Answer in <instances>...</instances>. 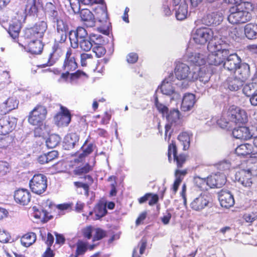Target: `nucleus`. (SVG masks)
<instances>
[{"label": "nucleus", "instance_id": "nucleus-59", "mask_svg": "<svg viewBox=\"0 0 257 257\" xmlns=\"http://www.w3.org/2000/svg\"><path fill=\"white\" fill-rule=\"evenodd\" d=\"M92 59V55L90 54L82 53L80 55V62L82 66H86L89 60Z\"/></svg>", "mask_w": 257, "mask_h": 257}, {"label": "nucleus", "instance_id": "nucleus-14", "mask_svg": "<svg viewBox=\"0 0 257 257\" xmlns=\"http://www.w3.org/2000/svg\"><path fill=\"white\" fill-rule=\"evenodd\" d=\"M43 8V4L42 0H32L27 3L25 8V13L22 19L25 21L27 15L37 16L39 10Z\"/></svg>", "mask_w": 257, "mask_h": 257}, {"label": "nucleus", "instance_id": "nucleus-41", "mask_svg": "<svg viewBox=\"0 0 257 257\" xmlns=\"http://www.w3.org/2000/svg\"><path fill=\"white\" fill-rule=\"evenodd\" d=\"M18 104V101L16 98L13 97L8 98L7 100L1 105V107L5 109L3 113L6 114L9 111L17 108Z\"/></svg>", "mask_w": 257, "mask_h": 257}, {"label": "nucleus", "instance_id": "nucleus-15", "mask_svg": "<svg viewBox=\"0 0 257 257\" xmlns=\"http://www.w3.org/2000/svg\"><path fill=\"white\" fill-rule=\"evenodd\" d=\"M43 11L48 20L52 23L61 18L57 6L51 2L46 4Z\"/></svg>", "mask_w": 257, "mask_h": 257}, {"label": "nucleus", "instance_id": "nucleus-42", "mask_svg": "<svg viewBox=\"0 0 257 257\" xmlns=\"http://www.w3.org/2000/svg\"><path fill=\"white\" fill-rule=\"evenodd\" d=\"M99 40H95L93 46L92 47V51L95 54L98 58L103 56L106 52L105 48L101 45L102 37L99 35L97 37Z\"/></svg>", "mask_w": 257, "mask_h": 257}, {"label": "nucleus", "instance_id": "nucleus-39", "mask_svg": "<svg viewBox=\"0 0 257 257\" xmlns=\"http://www.w3.org/2000/svg\"><path fill=\"white\" fill-rule=\"evenodd\" d=\"M176 18L178 20L182 21L186 18L188 14V5L186 3L182 2L178 7L174 8Z\"/></svg>", "mask_w": 257, "mask_h": 257}, {"label": "nucleus", "instance_id": "nucleus-8", "mask_svg": "<svg viewBox=\"0 0 257 257\" xmlns=\"http://www.w3.org/2000/svg\"><path fill=\"white\" fill-rule=\"evenodd\" d=\"M213 36V31L208 28L197 29L193 34V40L198 44L204 45L208 41H211Z\"/></svg>", "mask_w": 257, "mask_h": 257}, {"label": "nucleus", "instance_id": "nucleus-36", "mask_svg": "<svg viewBox=\"0 0 257 257\" xmlns=\"http://www.w3.org/2000/svg\"><path fill=\"white\" fill-rule=\"evenodd\" d=\"M33 216L37 223H46L52 218L47 210H34Z\"/></svg>", "mask_w": 257, "mask_h": 257}, {"label": "nucleus", "instance_id": "nucleus-24", "mask_svg": "<svg viewBox=\"0 0 257 257\" xmlns=\"http://www.w3.org/2000/svg\"><path fill=\"white\" fill-rule=\"evenodd\" d=\"M235 179L244 187H250L252 184V177L246 169L238 171L235 174Z\"/></svg>", "mask_w": 257, "mask_h": 257}, {"label": "nucleus", "instance_id": "nucleus-47", "mask_svg": "<svg viewBox=\"0 0 257 257\" xmlns=\"http://www.w3.org/2000/svg\"><path fill=\"white\" fill-rule=\"evenodd\" d=\"M178 140L183 146V150H187L190 147V138L189 135L186 132L182 133L178 137Z\"/></svg>", "mask_w": 257, "mask_h": 257}, {"label": "nucleus", "instance_id": "nucleus-5", "mask_svg": "<svg viewBox=\"0 0 257 257\" xmlns=\"http://www.w3.org/2000/svg\"><path fill=\"white\" fill-rule=\"evenodd\" d=\"M228 119L233 124L240 125L247 122V116L245 110L235 106L230 107L227 112Z\"/></svg>", "mask_w": 257, "mask_h": 257}, {"label": "nucleus", "instance_id": "nucleus-25", "mask_svg": "<svg viewBox=\"0 0 257 257\" xmlns=\"http://www.w3.org/2000/svg\"><path fill=\"white\" fill-rule=\"evenodd\" d=\"M80 17L81 21L87 27H93L95 26V19L92 13L87 9H83L80 11Z\"/></svg>", "mask_w": 257, "mask_h": 257}, {"label": "nucleus", "instance_id": "nucleus-50", "mask_svg": "<svg viewBox=\"0 0 257 257\" xmlns=\"http://www.w3.org/2000/svg\"><path fill=\"white\" fill-rule=\"evenodd\" d=\"M204 69L203 68H200L199 67H196L195 68L193 71H195L199 74V76L197 78L199 79L200 81L203 82L204 83L207 82L209 81V73H203Z\"/></svg>", "mask_w": 257, "mask_h": 257}, {"label": "nucleus", "instance_id": "nucleus-51", "mask_svg": "<svg viewBox=\"0 0 257 257\" xmlns=\"http://www.w3.org/2000/svg\"><path fill=\"white\" fill-rule=\"evenodd\" d=\"M242 218L246 223H248L249 225H251L254 221L257 220V213L251 212L244 213Z\"/></svg>", "mask_w": 257, "mask_h": 257}, {"label": "nucleus", "instance_id": "nucleus-31", "mask_svg": "<svg viewBox=\"0 0 257 257\" xmlns=\"http://www.w3.org/2000/svg\"><path fill=\"white\" fill-rule=\"evenodd\" d=\"M43 49L42 42L39 40H34L30 42L27 47H25L26 51L35 55L41 53Z\"/></svg>", "mask_w": 257, "mask_h": 257}, {"label": "nucleus", "instance_id": "nucleus-49", "mask_svg": "<svg viewBox=\"0 0 257 257\" xmlns=\"http://www.w3.org/2000/svg\"><path fill=\"white\" fill-rule=\"evenodd\" d=\"M54 26H56V31L60 32H68L69 27L67 23L64 22L61 18H60L58 21H56L54 23Z\"/></svg>", "mask_w": 257, "mask_h": 257}, {"label": "nucleus", "instance_id": "nucleus-20", "mask_svg": "<svg viewBox=\"0 0 257 257\" xmlns=\"http://www.w3.org/2000/svg\"><path fill=\"white\" fill-rule=\"evenodd\" d=\"M238 156H249L251 158H255L256 152L254 151L252 145L250 144H243L238 146L235 150Z\"/></svg>", "mask_w": 257, "mask_h": 257}, {"label": "nucleus", "instance_id": "nucleus-44", "mask_svg": "<svg viewBox=\"0 0 257 257\" xmlns=\"http://www.w3.org/2000/svg\"><path fill=\"white\" fill-rule=\"evenodd\" d=\"M159 200V197L157 194L148 193L146 194L143 197L139 199V202L140 204L144 203L148 201L150 206H152L157 203Z\"/></svg>", "mask_w": 257, "mask_h": 257}, {"label": "nucleus", "instance_id": "nucleus-40", "mask_svg": "<svg viewBox=\"0 0 257 257\" xmlns=\"http://www.w3.org/2000/svg\"><path fill=\"white\" fill-rule=\"evenodd\" d=\"M244 34L250 40L257 38V24L249 23L244 27Z\"/></svg>", "mask_w": 257, "mask_h": 257}, {"label": "nucleus", "instance_id": "nucleus-10", "mask_svg": "<svg viewBox=\"0 0 257 257\" xmlns=\"http://www.w3.org/2000/svg\"><path fill=\"white\" fill-rule=\"evenodd\" d=\"M168 121V123L165 126V138L167 140V135L171 127L173 126H176L180 123V113L178 109H173L170 110L166 113L165 116Z\"/></svg>", "mask_w": 257, "mask_h": 257}, {"label": "nucleus", "instance_id": "nucleus-12", "mask_svg": "<svg viewBox=\"0 0 257 257\" xmlns=\"http://www.w3.org/2000/svg\"><path fill=\"white\" fill-rule=\"evenodd\" d=\"M172 154L173 155L174 160L176 162L178 168H181L186 160L187 156L183 154L177 155L176 146L173 141L168 146V157L170 162H171Z\"/></svg>", "mask_w": 257, "mask_h": 257}, {"label": "nucleus", "instance_id": "nucleus-3", "mask_svg": "<svg viewBox=\"0 0 257 257\" xmlns=\"http://www.w3.org/2000/svg\"><path fill=\"white\" fill-rule=\"evenodd\" d=\"M248 6L251 7L249 3H246L231 7L227 17L228 22L232 24H238L249 21L251 19V14L246 8Z\"/></svg>", "mask_w": 257, "mask_h": 257}, {"label": "nucleus", "instance_id": "nucleus-58", "mask_svg": "<svg viewBox=\"0 0 257 257\" xmlns=\"http://www.w3.org/2000/svg\"><path fill=\"white\" fill-rule=\"evenodd\" d=\"M217 124L222 128L229 130L232 126L231 123L229 120L227 121L224 118H221L217 120Z\"/></svg>", "mask_w": 257, "mask_h": 257}, {"label": "nucleus", "instance_id": "nucleus-38", "mask_svg": "<svg viewBox=\"0 0 257 257\" xmlns=\"http://www.w3.org/2000/svg\"><path fill=\"white\" fill-rule=\"evenodd\" d=\"M73 204L72 202H68L63 204L56 205L51 200L47 199L44 200L42 202V207L44 208H48L49 209L56 208V209H69L72 208Z\"/></svg>", "mask_w": 257, "mask_h": 257}, {"label": "nucleus", "instance_id": "nucleus-48", "mask_svg": "<svg viewBox=\"0 0 257 257\" xmlns=\"http://www.w3.org/2000/svg\"><path fill=\"white\" fill-rule=\"evenodd\" d=\"M107 236V232L106 230L98 227L94 229V233L92 237V241L100 240Z\"/></svg>", "mask_w": 257, "mask_h": 257}, {"label": "nucleus", "instance_id": "nucleus-43", "mask_svg": "<svg viewBox=\"0 0 257 257\" xmlns=\"http://www.w3.org/2000/svg\"><path fill=\"white\" fill-rule=\"evenodd\" d=\"M47 23L44 21L39 22L32 27L36 33V39L41 38L47 29Z\"/></svg>", "mask_w": 257, "mask_h": 257}, {"label": "nucleus", "instance_id": "nucleus-22", "mask_svg": "<svg viewBox=\"0 0 257 257\" xmlns=\"http://www.w3.org/2000/svg\"><path fill=\"white\" fill-rule=\"evenodd\" d=\"M225 182V175L223 174H214L207 178V184L210 188H220Z\"/></svg>", "mask_w": 257, "mask_h": 257}, {"label": "nucleus", "instance_id": "nucleus-23", "mask_svg": "<svg viewBox=\"0 0 257 257\" xmlns=\"http://www.w3.org/2000/svg\"><path fill=\"white\" fill-rule=\"evenodd\" d=\"M14 198L17 203L26 205L30 201V193L27 189H20L15 192Z\"/></svg>", "mask_w": 257, "mask_h": 257}, {"label": "nucleus", "instance_id": "nucleus-32", "mask_svg": "<svg viewBox=\"0 0 257 257\" xmlns=\"http://www.w3.org/2000/svg\"><path fill=\"white\" fill-rule=\"evenodd\" d=\"M195 96L192 93L185 94L183 98L181 104V110L187 111L193 107L195 103Z\"/></svg>", "mask_w": 257, "mask_h": 257}, {"label": "nucleus", "instance_id": "nucleus-11", "mask_svg": "<svg viewBox=\"0 0 257 257\" xmlns=\"http://www.w3.org/2000/svg\"><path fill=\"white\" fill-rule=\"evenodd\" d=\"M227 55L223 66L225 69L233 72L239 66L241 60L236 53H231L229 48Z\"/></svg>", "mask_w": 257, "mask_h": 257}, {"label": "nucleus", "instance_id": "nucleus-60", "mask_svg": "<svg viewBox=\"0 0 257 257\" xmlns=\"http://www.w3.org/2000/svg\"><path fill=\"white\" fill-rule=\"evenodd\" d=\"M93 211L95 213V217L93 218L95 220L99 219L100 218L105 216L107 213V210H93L90 211L89 215H92L93 213Z\"/></svg>", "mask_w": 257, "mask_h": 257}, {"label": "nucleus", "instance_id": "nucleus-17", "mask_svg": "<svg viewBox=\"0 0 257 257\" xmlns=\"http://www.w3.org/2000/svg\"><path fill=\"white\" fill-rule=\"evenodd\" d=\"M61 112L54 117L55 123L59 126H67L71 121V114L69 111L65 107H61Z\"/></svg>", "mask_w": 257, "mask_h": 257}, {"label": "nucleus", "instance_id": "nucleus-54", "mask_svg": "<svg viewBox=\"0 0 257 257\" xmlns=\"http://www.w3.org/2000/svg\"><path fill=\"white\" fill-rule=\"evenodd\" d=\"M155 104L158 110L162 114L163 116H165L166 113L168 112L169 109L166 105L160 103L157 97L155 98Z\"/></svg>", "mask_w": 257, "mask_h": 257}, {"label": "nucleus", "instance_id": "nucleus-7", "mask_svg": "<svg viewBox=\"0 0 257 257\" xmlns=\"http://www.w3.org/2000/svg\"><path fill=\"white\" fill-rule=\"evenodd\" d=\"M47 113L45 106L37 105L29 113L28 121L34 125L39 124L46 117Z\"/></svg>", "mask_w": 257, "mask_h": 257}, {"label": "nucleus", "instance_id": "nucleus-45", "mask_svg": "<svg viewBox=\"0 0 257 257\" xmlns=\"http://www.w3.org/2000/svg\"><path fill=\"white\" fill-rule=\"evenodd\" d=\"M76 249L74 255L71 254L69 257H78L79 255H83L87 251L88 249L87 242L81 240H78L76 243Z\"/></svg>", "mask_w": 257, "mask_h": 257}, {"label": "nucleus", "instance_id": "nucleus-55", "mask_svg": "<svg viewBox=\"0 0 257 257\" xmlns=\"http://www.w3.org/2000/svg\"><path fill=\"white\" fill-rule=\"evenodd\" d=\"M68 32L56 31L55 35V41L60 43H64L67 39Z\"/></svg>", "mask_w": 257, "mask_h": 257}, {"label": "nucleus", "instance_id": "nucleus-37", "mask_svg": "<svg viewBox=\"0 0 257 257\" xmlns=\"http://www.w3.org/2000/svg\"><path fill=\"white\" fill-rule=\"evenodd\" d=\"M36 239L37 235L35 233L28 232L22 236L20 241L23 246L28 247L33 244Z\"/></svg>", "mask_w": 257, "mask_h": 257}, {"label": "nucleus", "instance_id": "nucleus-19", "mask_svg": "<svg viewBox=\"0 0 257 257\" xmlns=\"http://www.w3.org/2000/svg\"><path fill=\"white\" fill-rule=\"evenodd\" d=\"M16 122L13 118L4 117L0 119V135H6L15 128Z\"/></svg>", "mask_w": 257, "mask_h": 257}, {"label": "nucleus", "instance_id": "nucleus-2", "mask_svg": "<svg viewBox=\"0 0 257 257\" xmlns=\"http://www.w3.org/2000/svg\"><path fill=\"white\" fill-rule=\"evenodd\" d=\"M228 45L221 40L209 42L207 49L209 52L207 62L209 65L223 66L225 58L227 56Z\"/></svg>", "mask_w": 257, "mask_h": 257}, {"label": "nucleus", "instance_id": "nucleus-63", "mask_svg": "<svg viewBox=\"0 0 257 257\" xmlns=\"http://www.w3.org/2000/svg\"><path fill=\"white\" fill-rule=\"evenodd\" d=\"M11 239L9 233L0 229V242L2 243H7Z\"/></svg>", "mask_w": 257, "mask_h": 257}, {"label": "nucleus", "instance_id": "nucleus-30", "mask_svg": "<svg viewBox=\"0 0 257 257\" xmlns=\"http://www.w3.org/2000/svg\"><path fill=\"white\" fill-rule=\"evenodd\" d=\"M234 72L236 76L245 81L250 76L249 66L247 63H241Z\"/></svg>", "mask_w": 257, "mask_h": 257}, {"label": "nucleus", "instance_id": "nucleus-1", "mask_svg": "<svg viewBox=\"0 0 257 257\" xmlns=\"http://www.w3.org/2000/svg\"><path fill=\"white\" fill-rule=\"evenodd\" d=\"M96 35L88 36L87 31L83 27L69 32V38L71 47L74 49L79 47L83 51L88 52L92 48L95 40H99Z\"/></svg>", "mask_w": 257, "mask_h": 257}, {"label": "nucleus", "instance_id": "nucleus-13", "mask_svg": "<svg viewBox=\"0 0 257 257\" xmlns=\"http://www.w3.org/2000/svg\"><path fill=\"white\" fill-rule=\"evenodd\" d=\"M213 205L210 196L204 194L195 198L191 203V207L192 209H203L205 207L212 208Z\"/></svg>", "mask_w": 257, "mask_h": 257}, {"label": "nucleus", "instance_id": "nucleus-9", "mask_svg": "<svg viewBox=\"0 0 257 257\" xmlns=\"http://www.w3.org/2000/svg\"><path fill=\"white\" fill-rule=\"evenodd\" d=\"M173 75H170L168 78L163 80L162 84L159 86L157 91L160 90L161 92L166 95H172V99L176 100L180 97V95L175 92L174 87L172 85Z\"/></svg>", "mask_w": 257, "mask_h": 257}, {"label": "nucleus", "instance_id": "nucleus-64", "mask_svg": "<svg viewBox=\"0 0 257 257\" xmlns=\"http://www.w3.org/2000/svg\"><path fill=\"white\" fill-rule=\"evenodd\" d=\"M246 169L251 177L257 176V162L248 165Z\"/></svg>", "mask_w": 257, "mask_h": 257}, {"label": "nucleus", "instance_id": "nucleus-28", "mask_svg": "<svg viewBox=\"0 0 257 257\" xmlns=\"http://www.w3.org/2000/svg\"><path fill=\"white\" fill-rule=\"evenodd\" d=\"M187 61L197 67H200V66L205 64L207 62V59L206 60L205 56L202 54L197 52H192L188 54Z\"/></svg>", "mask_w": 257, "mask_h": 257}, {"label": "nucleus", "instance_id": "nucleus-18", "mask_svg": "<svg viewBox=\"0 0 257 257\" xmlns=\"http://www.w3.org/2000/svg\"><path fill=\"white\" fill-rule=\"evenodd\" d=\"M223 15L221 12H214L209 13L204 16L202 22L207 26L218 25L223 21Z\"/></svg>", "mask_w": 257, "mask_h": 257}, {"label": "nucleus", "instance_id": "nucleus-26", "mask_svg": "<svg viewBox=\"0 0 257 257\" xmlns=\"http://www.w3.org/2000/svg\"><path fill=\"white\" fill-rule=\"evenodd\" d=\"M79 140V136L75 133L67 134L64 138L63 147L66 150L73 149L78 144Z\"/></svg>", "mask_w": 257, "mask_h": 257}, {"label": "nucleus", "instance_id": "nucleus-53", "mask_svg": "<svg viewBox=\"0 0 257 257\" xmlns=\"http://www.w3.org/2000/svg\"><path fill=\"white\" fill-rule=\"evenodd\" d=\"M194 184L200 189H205L207 184V179L199 176H195L193 179Z\"/></svg>", "mask_w": 257, "mask_h": 257}, {"label": "nucleus", "instance_id": "nucleus-35", "mask_svg": "<svg viewBox=\"0 0 257 257\" xmlns=\"http://www.w3.org/2000/svg\"><path fill=\"white\" fill-rule=\"evenodd\" d=\"M228 88L231 91H237L243 86V81L237 76L228 77L226 80Z\"/></svg>", "mask_w": 257, "mask_h": 257}, {"label": "nucleus", "instance_id": "nucleus-21", "mask_svg": "<svg viewBox=\"0 0 257 257\" xmlns=\"http://www.w3.org/2000/svg\"><path fill=\"white\" fill-rule=\"evenodd\" d=\"M232 134L233 137L236 139L244 140H248L252 137V134L249 128L243 126L234 128Z\"/></svg>", "mask_w": 257, "mask_h": 257}, {"label": "nucleus", "instance_id": "nucleus-29", "mask_svg": "<svg viewBox=\"0 0 257 257\" xmlns=\"http://www.w3.org/2000/svg\"><path fill=\"white\" fill-rule=\"evenodd\" d=\"M77 63L74 57L71 56V52L68 51L65 55V59L63 65V69L65 71H73L77 68Z\"/></svg>", "mask_w": 257, "mask_h": 257}, {"label": "nucleus", "instance_id": "nucleus-16", "mask_svg": "<svg viewBox=\"0 0 257 257\" xmlns=\"http://www.w3.org/2000/svg\"><path fill=\"white\" fill-rule=\"evenodd\" d=\"M219 201L222 207L228 209L234 204L233 195L226 189H222L219 193Z\"/></svg>", "mask_w": 257, "mask_h": 257}, {"label": "nucleus", "instance_id": "nucleus-6", "mask_svg": "<svg viewBox=\"0 0 257 257\" xmlns=\"http://www.w3.org/2000/svg\"><path fill=\"white\" fill-rule=\"evenodd\" d=\"M29 186L33 193L41 194L44 193L47 189V177L43 174H36L30 181Z\"/></svg>", "mask_w": 257, "mask_h": 257}, {"label": "nucleus", "instance_id": "nucleus-62", "mask_svg": "<svg viewBox=\"0 0 257 257\" xmlns=\"http://www.w3.org/2000/svg\"><path fill=\"white\" fill-rule=\"evenodd\" d=\"M9 165L7 162L0 161V175L4 176L9 172Z\"/></svg>", "mask_w": 257, "mask_h": 257}, {"label": "nucleus", "instance_id": "nucleus-46", "mask_svg": "<svg viewBox=\"0 0 257 257\" xmlns=\"http://www.w3.org/2000/svg\"><path fill=\"white\" fill-rule=\"evenodd\" d=\"M61 138L56 134L51 135L46 141L47 147L53 149L57 147L60 143Z\"/></svg>", "mask_w": 257, "mask_h": 257}, {"label": "nucleus", "instance_id": "nucleus-56", "mask_svg": "<svg viewBox=\"0 0 257 257\" xmlns=\"http://www.w3.org/2000/svg\"><path fill=\"white\" fill-rule=\"evenodd\" d=\"M92 232L93 227L91 225L87 226L82 229V235L87 239H90L92 238Z\"/></svg>", "mask_w": 257, "mask_h": 257}, {"label": "nucleus", "instance_id": "nucleus-61", "mask_svg": "<svg viewBox=\"0 0 257 257\" xmlns=\"http://www.w3.org/2000/svg\"><path fill=\"white\" fill-rule=\"evenodd\" d=\"M36 33L32 27L27 28L24 31V37L27 39L36 38Z\"/></svg>", "mask_w": 257, "mask_h": 257}, {"label": "nucleus", "instance_id": "nucleus-34", "mask_svg": "<svg viewBox=\"0 0 257 257\" xmlns=\"http://www.w3.org/2000/svg\"><path fill=\"white\" fill-rule=\"evenodd\" d=\"M104 3H99L100 5L94 8L96 19L102 23L106 22L108 18L106 7L103 5Z\"/></svg>", "mask_w": 257, "mask_h": 257}, {"label": "nucleus", "instance_id": "nucleus-4", "mask_svg": "<svg viewBox=\"0 0 257 257\" xmlns=\"http://www.w3.org/2000/svg\"><path fill=\"white\" fill-rule=\"evenodd\" d=\"M175 74L178 80L194 81L197 80L199 74L195 71H191L190 67L186 64L179 63L175 69Z\"/></svg>", "mask_w": 257, "mask_h": 257}, {"label": "nucleus", "instance_id": "nucleus-57", "mask_svg": "<svg viewBox=\"0 0 257 257\" xmlns=\"http://www.w3.org/2000/svg\"><path fill=\"white\" fill-rule=\"evenodd\" d=\"M70 5L74 13L76 14L80 12V0H69Z\"/></svg>", "mask_w": 257, "mask_h": 257}, {"label": "nucleus", "instance_id": "nucleus-52", "mask_svg": "<svg viewBox=\"0 0 257 257\" xmlns=\"http://www.w3.org/2000/svg\"><path fill=\"white\" fill-rule=\"evenodd\" d=\"M92 170V167L88 164H86L83 167H79L74 170V173L76 175H82L88 173Z\"/></svg>", "mask_w": 257, "mask_h": 257}, {"label": "nucleus", "instance_id": "nucleus-27", "mask_svg": "<svg viewBox=\"0 0 257 257\" xmlns=\"http://www.w3.org/2000/svg\"><path fill=\"white\" fill-rule=\"evenodd\" d=\"M22 19L12 20L10 23L9 27L7 30L10 37L14 40H16L19 37L21 28V21Z\"/></svg>", "mask_w": 257, "mask_h": 257}, {"label": "nucleus", "instance_id": "nucleus-33", "mask_svg": "<svg viewBox=\"0 0 257 257\" xmlns=\"http://www.w3.org/2000/svg\"><path fill=\"white\" fill-rule=\"evenodd\" d=\"M242 90L245 95L250 97L257 93V72L252 78V82L246 84Z\"/></svg>", "mask_w": 257, "mask_h": 257}]
</instances>
